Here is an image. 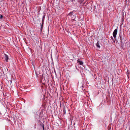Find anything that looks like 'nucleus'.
Here are the masks:
<instances>
[{
	"mask_svg": "<svg viewBox=\"0 0 130 130\" xmlns=\"http://www.w3.org/2000/svg\"><path fill=\"white\" fill-rule=\"evenodd\" d=\"M99 41H98L96 44V45L97 47L100 48V46L99 45Z\"/></svg>",
	"mask_w": 130,
	"mask_h": 130,
	"instance_id": "0eeeda50",
	"label": "nucleus"
},
{
	"mask_svg": "<svg viewBox=\"0 0 130 130\" xmlns=\"http://www.w3.org/2000/svg\"><path fill=\"white\" fill-rule=\"evenodd\" d=\"M119 38L120 39V42L122 43V40H123L124 38H123V36L122 35V34L121 32L119 34Z\"/></svg>",
	"mask_w": 130,
	"mask_h": 130,
	"instance_id": "f03ea898",
	"label": "nucleus"
},
{
	"mask_svg": "<svg viewBox=\"0 0 130 130\" xmlns=\"http://www.w3.org/2000/svg\"><path fill=\"white\" fill-rule=\"evenodd\" d=\"M0 74H1V73H0Z\"/></svg>",
	"mask_w": 130,
	"mask_h": 130,
	"instance_id": "2eb2a0df",
	"label": "nucleus"
},
{
	"mask_svg": "<svg viewBox=\"0 0 130 130\" xmlns=\"http://www.w3.org/2000/svg\"><path fill=\"white\" fill-rule=\"evenodd\" d=\"M110 38H111V40H113V41H115L114 40L113 38V37L112 36H111V37H110Z\"/></svg>",
	"mask_w": 130,
	"mask_h": 130,
	"instance_id": "9b49d317",
	"label": "nucleus"
},
{
	"mask_svg": "<svg viewBox=\"0 0 130 130\" xmlns=\"http://www.w3.org/2000/svg\"><path fill=\"white\" fill-rule=\"evenodd\" d=\"M77 62L79 63V64L80 65H82L83 64V62L82 61H80L79 59H78L77 60Z\"/></svg>",
	"mask_w": 130,
	"mask_h": 130,
	"instance_id": "20e7f679",
	"label": "nucleus"
},
{
	"mask_svg": "<svg viewBox=\"0 0 130 130\" xmlns=\"http://www.w3.org/2000/svg\"><path fill=\"white\" fill-rule=\"evenodd\" d=\"M117 29H116L113 33V35L115 40H116V35L117 33Z\"/></svg>",
	"mask_w": 130,
	"mask_h": 130,
	"instance_id": "f257e3e1",
	"label": "nucleus"
},
{
	"mask_svg": "<svg viewBox=\"0 0 130 130\" xmlns=\"http://www.w3.org/2000/svg\"><path fill=\"white\" fill-rule=\"evenodd\" d=\"M82 89L83 90H85V88H84V85H82Z\"/></svg>",
	"mask_w": 130,
	"mask_h": 130,
	"instance_id": "9d476101",
	"label": "nucleus"
},
{
	"mask_svg": "<svg viewBox=\"0 0 130 130\" xmlns=\"http://www.w3.org/2000/svg\"><path fill=\"white\" fill-rule=\"evenodd\" d=\"M55 74H56V72H55Z\"/></svg>",
	"mask_w": 130,
	"mask_h": 130,
	"instance_id": "4468645a",
	"label": "nucleus"
},
{
	"mask_svg": "<svg viewBox=\"0 0 130 130\" xmlns=\"http://www.w3.org/2000/svg\"><path fill=\"white\" fill-rule=\"evenodd\" d=\"M45 14H44L43 15V17H42V22H44V19L45 18Z\"/></svg>",
	"mask_w": 130,
	"mask_h": 130,
	"instance_id": "6e6552de",
	"label": "nucleus"
},
{
	"mask_svg": "<svg viewBox=\"0 0 130 130\" xmlns=\"http://www.w3.org/2000/svg\"><path fill=\"white\" fill-rule=\"evenodd\" d=\"M3 17V16L2 15H1L0 17V19H1Z\"/></svg>",
	"mask_w": 130,
	"mask_h": 130,
	"instance_id": "ddd939ff",
	"label": "nucleus"
},
{
	"mask_svg": "<svg viewBox=\"0 0 130 130\" xmlns=\"http://www.w3.org/2000/svg\"><path fill=\"white\" fill-rule=\"evenodd\" d=\"M44 22H42V24L41 25H40V30L41 31H42V29H43V26Z\"/></svg>",
	"mask_w": 130,
	"mask_h": 130,
	"instance_id": "423d86ee",
	"label": "nucleus"
},
{
	"mask_svg": "<svg viewBox=\"0 0 130 130\" xmlns=\"http://www.w3.org/2000/svg\"><path fill=\"white\" fill-rule=\"evenodd\" d=\"M63 113H64V114H65L66 113V111L65 109H63Z\"/></svg>",
	"mask_w": 130,
	"mask_h": 130,
	"instance_id": "f8f14e48",
	"label": "nucleus"
},
{
	"mask_svg": "<svg viewBox=\"0 0 130 130\" xmlns=\"http://www.w3.org/2000/svg\"><path fill=\"white\" fill-rule=\"evenodd\" d=\"M4 58L6 62H8L9 59L8 56L6 54H4Z\"/></svg>",
	"mask_w": 130,
	"mask_h": 130,
	"instance_id": "7ed1b4c3",
	"label": "nucleus"
},
{
	"mask_svg": "<svg viewBox=\"0 0 130 130\" xmlns=\"http://www.w3.org/2000/svg\"><path fill=\"white\" fill-rule=\"evenodd\" d=\"M40 112L39 113V112H36V113H35V118L36 119H37V118H38L40 116L39 115H38V113H39V114H40Z\"/></svg>",
	"mask_w": 130,
	"mask_h": 130,
	"instance_id": "39448f33",
	"label": "nucleus"
},
{
	"mask_svg": "<svg viewBox=\"0 0 130 130\" xmlns=\"http://www.w3.org/2000/svg\"><path fill=\"white\" fill-rule=\"evenodd\" d=\"M40 125L42 127L43 130H44V126L43 124L41 123L40 124Z\"/></svg>",
	"mask_w": 130,
	"mask_h": 130,
	"instance_id": "1a4fd4ad",
	"label": "nucleus"
}]
</instances>
